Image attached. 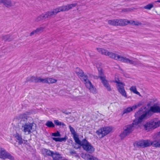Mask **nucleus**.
I'll return each mask as SVG.
<instances>
[{"label":"nucleus","mask_w":160,"mask_h":160,"mask_svg":"<svg viewBox=\"0 0 160 160\" xmlns=\"http://www.w3.org/2000/svg\"><path fill=\"white\" fill-rule=\"evenodd\" d=\"M77 5V3H74L59 7L57 8L53 9L51 11L46 12L44 13H42L37 16L35 18L34 21L38 22L46 18H50L53 16L56 15L58 12L62 11H67L72 8L73 7H75Z\"/></svg>","instance_id":"1"},{"label":"nucleus","mask_w":160,"mask_h":160,"mask_svg":"<svg viewBox=\"0 0 160 160\" xmlns=\"http://www.w3.org/2000/svg\"><path fill=\"white\" fill-rule=\"evenodd\" d=\"M140 123L138 122L136 118L133 121L132 123L124 126L123 128V131L120 135L121 139H123L126 136L131 133L135 129L137 128L138 125Z\"/></svg>","instance_id":"2"},{"label":"nucleus","mask_w":160,"mask_h":160,"mask_svg":"<svg viewBox=\"0 0 160 160\" xmlns=\"http://www.w3.org/2000/svg\"><path fill=\"white\" fill-rule=\"evenodd\" d=\"M153 114L150 108L147 111H144L142 108H141L135 113L134 116L138 119V122L141 123L143 119L147 118V116H151Z\"/></svg>","instance_id":"3"},{"label":"nucleus","mask_w":160,"mask_h":160,"mask_svg":"<svg viewBox=\"0 0 160 160\" xmlns=\"http://www.w3.org/2000/svg\"><path fill=\"white\" fill-rule=\"evenodd\" d=\"M97 49L100 53L105 55L108 56L111 58L120 61L121 56L120 55L108 52L107 50L102 48H97Z\"/></svg>","instance_id":"4"},{"label":"nucleus","mask_w":160,"mask_h":160,"mask_svg":"<svg viewBox=\"0 0 160 160\" xmlns=\"http://www.w3.org/2000/svg\"><path fill=\"white\" fill-rule=\"evenodd\" d=\"M160 126V120L157 122H154L153 120H151L146 122L144 125L145 129L148 131L154 129Z\"/></svg>","instance_id":"5"},{"label":"nucleus","mask_w":160,"mask_h":160,"mask_svg":"<svg viewBox=\"0 0 160 160\" xmlns=\"http://www.w3.org/2000/svg\"><path fill=\"white\" fill-rule=\"evenodd\" d=\"M113 82L117 83L116 85V88L120 93L122 96L127 98V93L124 88V86H125V84L120 82L118 79V80H115Z\"/></svg>","instance_id":"6"},{"label":"nucleus","mask_w":160,"mask_h":160,"mask_svg":"<svg viewBox=\"0 0 160 160\" xmlns=\"http://www.w3.org/2000/svg\"><path fill=\"white\" fill-rule=\"evenodd\" d=\"M82 146L84 150L89 153H92L94 151L95 148L86 139L83 140Z\"/></svg>","instance_id":"7"},{"label":"nucleus","mask_w":160,"mask_h":160,"mask_svg":"<svg viewBox=\"0 0 160 160\" xmlns=\"http://www.w3.org/2000/svg\"><path fill=\"white\" fill-rule=\"evenodd\" d=\"M112 130V128L110 127H104L101 128L97 131L96 133L100 138H102L108 134Z\"/></svg>","instance_id":"8"},{"label":"nucleus","mask_w":160,"mask_h":160,"mask_svg":"<svg viewBox=\"0 0 160 160\" xmlns=\"http://www.w3.org/2000/svg\"><path fill=\"white\" fill-rule=\"evenodd\" d=\"M22 124L21 129L26 134H29L31 132V130H32L33 123H27L25 122L21 123Z\"/></svg>","instance_id":"9"},{"label":"nucleus","mask_w":160,"mask_h":160,"mask_svg":"<svg viewBox=\"0 0 160 160\" xmlns=\"http://www.w3.org/2000/svg\"><path fill=\"white\" fill-rule=\"evenodd\" d=\"M135 144H136L137 146L138 147H140L143 148H144L150 146L152 145V143L151 141L150 140H142L136 142Z\"/></svg>","instance_id":"10"},{"label":"nucleus","mask_w":160,"mask_h":160,"mask_svg":"<svg viewBox=\"0 0 160 160\" xmlns=\"http://www.w3.org/2000/svg\"><path fill=\"white\" fill-rule=\"evenodd\" d=\"M0 158L3 159H8L10 160L14 159L13 156L4 149H2L0 151Z\"/></svg>","instance_id":"11"},{"label":"nucleus","mask_w":160,"mask_h":160,"mask_svg":"<svg viewBox=\"0 0 160 160\" xmlns=\"http://www.w3.org/2000/svg\"><path fill=\"white\" fill-rule=\"evenodd\" d=\"M142 105V102H139L138 103L133 105L132 107H128L124 109L122 111V115L126 113H129L131 111L135 110L137 108L140 107Z\"/></svg>","instance_id":"12"},{"label":"nucleus","mask_w":160,"mask_h":160,"mask_svg":"<svg viewBox=\"0 0 160 160\" xmlns=\"http://www.w3.org/2000/svg\"><path fill=\"white\" fill-rule=\"evenodd\" d=\"M86 81L85 80H82L84 82V83L86 87L88 88L90 92L93 94H95L97 93L96 88L94 87L92 83L88 79V77H87Z\"/></svg>","instance_id":"13"},{"label":"nucleus","mask_w":160,"mask_h":160,"mask_svg":"<svg viewBox=\"0 0 160 160\" xmlns=\"http://www.w3.org/2000/svg\"><path fill=\"white\" fill-rule=\"evenodd\" d=\"M30 113L29 112H25L20 114L18 117V119H21V120L20 121V123L27 122V121L28 116V115Z\"/></svg>","instance_id":"14"},{"label":"nucleus","mask_w":160,"mask_h":160,"mask_svg":"<svg viewBox=\"0 0 160 160\" xmlns=\"http://www.w3.org/2000/svg\"><path fill=\"white\" fill-rule=\"evenodd\" d=\"M76 73L78 77H81V79L82 80L86 81L87 77L88 76L87 75H84V72L82 70L78 68H77Z\"/></svg>","instance_id":"15"},{"label":"nucleus","mask_w":160,"mask_h":160,"mask_svg":"<svg viewBox=\"0 0 160 160\" xmlns=\"http://www.w3.org/2000/svg\"><path fill=\"white\" fill-rule=\"evenodd\" d=\"M128 22L126 19H116V26H125L127 25Z\"/></svg>","instance_id":"16"},{"label":"nucleus","mask_w":160,"mask_h":160,"mask_svg":"<svg viewBox=\"0 0 160 160\" xmlns=\"http://www.w3.org/2000/svg\"><path fill=\"white\" fill-rule=\"evenodd\" d=\"M120 61H121L123 62L129 63L130 64H132L134 65H137V62L135 61H133L132 60H130L128 58L125 57L121 56Z\"/></svg>","instance_id":"17"},{"label":"nucleus","mask_w":160,"mask_h":160,"mask_svg":"<svg viewBox=\"0 0 160 160\" xmlns=\"http://www.w3.org/2000/svg\"><path fill=\"white\" fill-rule=\"evenodd\" d=\"M101 79V82L104 86L106 88L108 91H111L112 89L108 81L106 80V78L103 79V78H102Z\"/></svg>","instance_id":"18"},{"label":"nucleus","mask_w":160,"mask_h":160,"mask_svg":"<svg viewBox=\"0 0 160 160\" xmlns=\"http://www.w3.org/2000/svg\"><path fill=\"white\" fill-rule=\"evenodd\" d=\"M14 137L16 138V141L18 142L19 145H21L23 143L24 140L22 138V136L18 133H16L13 135Z\"/></svg>","instance_id":"19"},{"label":"nucleus","mask_w":160,"mask_h":160,"mask_svg":"<svg viewBox=\"0 0 160 160\" xmlns=\"http://www.w3.org/2000/svg\"><path fill=\"white\" fill-rule=\"evenodd\" d=\"M150 110L154 113H160V107L154 104L153 106L150 107Z\"/></svg>","instance_id":"20"},{"label":"nucleus","mask_w":160,"mask_h":160,"mask_svg":"<svg viewBox=\"0 0 160 160\" xmlns=\"http://www.w3.org/2000/svg\"><path fill=\"white\" fill-rule=\"evenodd\" d=\"M0 3H3L7 8L11 7L13 5L11 0H0Z\"/></svg>","instance_id":"21"},{"label":"nucleus","mask_w":160,"mask_h":160,"mask_svg":"<svg viewBox=\"0 0 160 160\" xmlns=\"http://www.w3.org/2000/svg\"><path fill=\"white\" fill-rule=\"evenodd\" d=\"M98 69L99 75L98 77L100 78V80H102V78H103V79L106 78V76H104L103 74L102 69L101 68H98Z\"/></svg>","instance_id":"22"},{"label":"nucleus","mask_w":160,"mask_h":160,"mask_svg":"<svg viewBox=\"0 0 160 160\" xmlns=\"http://www.w3.org/2000/svg\"><path fill=\"white\" fill-rule=\"evenodd\" d=\"M52 139L56 142H62V141L65 142L67 139V137L66 136L64 138H55L52 137Z\"/></svg>","instance_id":"23"},{"label":"nucleus","mask_w":160,"mask_h":160,"mask_svg":"<svg viewBox=\"0 0 160 160\" xmlns=\"http://www.w3.org/2000/svg\"><path fill=\"white\" fill-rule=\"evenodd\" d=\"M52 157L53 158L52 160H60L62 158L61 155L57 152L54 153Z\"/></svg>","instance_id":"24"},{"label":"nucleus","mask_w":160,"mask_h":160,"mask_svg":"<svg viewBox=\"0 0 160 160\" xmlns=\"http://www.w3.org/2000/svg\"><path fill=\"white\" fill-rule=\"evenodd\" d=\"M152 144V145L153 147L158 148L160 147V140H153V141H151Z\"/></svg>","instance_id":"25"},{"label":"nucleus","mask_w":160,"mask_h":160,"mask_svg":"<svg viewBox=\"0 0 160 160\" xmlns=\"http://www.w3.org/2000/svg\"><path fill=\"white\" fill-rule=\"evenodd\" d=\"M38 77L32 76L31 77H28L27 79V81L31 82H34L38 83Z\"/></svg>","instance_id":"26"},{"label":"nucleus","mask_w":160,"mask_h":160,"mask_svg":"<svg viewBox=\"0 0 160 160\" xmlns=\"http://www.w3.org/2000/svg\"><path fill=\"white\" fill-rule=\"evenodd\" d=\"M73 138L77 144H78L80 146H82L83 140H82V142H81L77 135V136H73Z\"/></svg>","instance_id":"27"},{"label":"nucleus","mask_w":160,"mask_h":160,"mask_svg":"<svg viewBox=\"0 0 160 160\" xmlns=\"http://www.w3.org/2000/svg\"><path fill=\"white\" fill-rule=\"evenodd\" d=\"M130 90L131 91L133 92L139 96H141L140 93L137 91L136 87L135 86H132L130 88Z\"/></svg>","instance_id":"28"},{"label":"nucleus","mask_w":160,"mask_h":160,"mask_svg":"<svg viewBox=\"0 0 160 160\" xmlns=\"http://www.w3.org/2000/svg\"><path fill=\"white\" fill-rule=\"evenodd\" d=\"M10 36L9 35H7L5 36H3L2 37V39L3 40L6 41H10L11 40V39L10 38Z\"/></svg>","instance_id":"29"},{"label":"nucleus","mask_w":160,"mask_h":160,"mask_svg":"<svg viewBox=\"0 0 160 160\" xmlns=\"http://www.w3.org/2000/svg\"><path fill=\"white\" fill-rule=\"evenodd\" d=\"M45 125L48 128H52L55 127L54 124L52 122L48 121L45 124Z\"/></svg>","instance_id":"30"},{"label":"nucleus","mask_w":160,"mask_h":160,"mask_svg":"<svg viewBox=\"0 0 160 160\" xmlns=\"http://www.w3.org/2000/svg\"><path fill=\"white\" fill-rule=\"evenodd\" d=\"M39 82L48 83V78H42L40 77H38V83Z\"/></svg>","instance_id":"31"},{"label":"nucleus","mask_w":160,"mask_h":160,"mask_svg":"<svg viewBox=\"0 0 160 160\" xmlns=\"http://www.w3.org/2000/svg\"><path fill=\"white\" fill-rule=\"evenodd\" d=\"M116 19L109 20L108 23L109 25L113 26H116Z\"/></svg>","instance_id":"32"},{"label":"nucleus","mask_w":160,"mask_h":160,"mask_svg":"<svg viewBox=\"0 0 160 160\" xmlns=\"http://www.w3.org/2000/svg\"><path fill=\"white\" fill-rule=\"evenodd\" d=\"M69 128L70 129V131L71 132V134L73 135V136H77L76 133L74 129L70 125L69 126Z\"/></svg>","instance_id":"33"},{"label":"nucleus","mask_w":160,"mask_h":160,"mask_svg":"<svg viewBox=\"0 0 160 160\" xmlns=\"http://www.w3.org/2000/svg\"><path fill=\"white\" fill-rule=\"evenodd\" d=\"M54 123L57 126H61L62 125L63 127L65 126L64 123L60 122L58 120H54Z\"/></svg>","instance_id":"34"},{"label":"nucleus","mask_w":160,"mask_h":160,"mask_svg":"<svg viewBox=\"0 0 160 160\" xmlns=\"http://www.w3.org/2000/svg\"><path fill=\"white\" fill-rule=\"evenodd\" d=\"M57 81V80L56 79L51 78H48V83H52L56 82Z\"/></svg>","instance_id":"35"},{"label":"nucleus","mask_w":160,"mask_h":160,"mask_svg":"<svg viewBox=\"0 0 160 160\" xmlns=\"http://www.w3.org/2000/svg\"><path fill=\"white\" fill-rule=\"evenodd\" d=\"M153 7V5L152 4H149L144 7V8L148 10H150Z\"/></svg>","instance_id":"36"},{"label":"nucleus","mask_w":160,"mask_h":160,"mask_svg":"<svg viewBox=\"0 0 160 160\" xmlns=\"http://www.w3.org/2000/svg\"><path fill=\"white\" fill-rule=\"evenodd\" d=\"M45 150L46 153L47 155L49 156H52L53 154L54 153V152L50 150H48L47 149H45Z\"/></svg>","instance_id":"37"},{"label":"nucleus","mask_w":160,"mask_h":160,"mask_svg":"<svg viewBox=\"0 0 160 160\" xmlns=\"http://www.w3.org/2000/svg\"><path fill=\"white\" fill-rule=\"evenodd\" d=\"M52 136L54 137H60L61 136L60 132L58 131H57L56 132L52 133Z\"/></svg>","instance_id":"38"},{"label":"nucleus","mask_w":160,"mask_h":160,"mask_svg":"<svg viewBox=\"0 0 160 160\" xmlns=\"http://www.w3.org/2000/svg\"><path fill=\"white\" fill-rule=\"evenodd\" d=\"M44 29V28L43 27H40L39 28H37L35 30L36 31V32L37 33H40L43 32V29Z\"/></svg>","instance_id":"39"},{"label":"nucleus","mask_w":160,"mask_h":160,"mask_svg":"<svg viewBox=\"0 0 160 160\" xmlns=\"http://www.w3.org/2000/svg\"><path fill=\"white\" fill-rule=\"evenodd\" d=\"M153 140H160V137L156 133L155 134L153 137Z\"/></svg>","instance_id":"40"},{"label":"nucleus","mask_w":160,"mask_h":160,"mask_svg":"<svg viewBox=\"0 0 160 160\" xmlns=\"http://www.w3.org/2000/svg\"><path fill=\"white\" fill-rule=\"evenodd\" d=\"M126 20L128 21V22L127 23V25L128 24H134V23L135 22L134 21H133V20H132L129 21L127 19H126Z\"/></svg>","instance_id":"41"},{"label":"nucleus","mask_w":160,"mask_h":160,"mask_svg":"<svg viewBox=\"0 0 160 160\" xmlns=\"http://www.w3.org/2000/svg\"><path fill=\"white\" fill-rule=\"evenodd\" d=\"M134 25L136 26L141 25H142V23L139 22L138 21H135Z\"/></svg>","instance_id":"42"},{"label":"nucleus","mask_w":160,"mask_h":160,"mask_svg":"<svg viewBox=\"0 0 160 160\" xmlns=\"http://www.w3.org/2000/svg\"><path fill=\"white\" fill-rule=\"evenodd\" d=\"M73 147L74 148L76 149H78L80 148V146L77 145L76 144H73Z\"/></svg>","instance_id":"43"},{"label":"nucleus","mask_w":160,"mask_h":160,"mask_svg":"<svg viewBox=\"0 0 160 160\" xmlns=\"http://www.w3.org/2000/svg\"><path fill=\"white\" fill-rule=\"evenodd\" d=\"M69 153L71 155L76 154H77L76 152L74 150H70Z\"/></svg>","instance_id":"44"},{"label":"nucleus","mask_w":160,"mask_h":160,"mask_svg":"<svg viewBox=\"0 0 160 160\" xmlns=\"http://www.w3.org/2000/svg\"><path fill=\"white\" fill-rule=\"evenodd\" d=\"M37 34L36 32V30H34L33 31H32V32H31L30 34V36H32L34 34Z\"/></svg>","instance_id":"45"},{"label":"nucleus","mask_w":160,"mask_h":160,"mask_svg":"<svg viewBox=\"0 0 160 160\" xmlns=\"http://www.w3.org/2000/svg\"><path fill=\"white\" fill-rule=\"evenodd\" d=\"M156 133L157 134V135H158L160 137V131L159 132Z\"/></svg>","instance_id":"46"},{"label":"nucleus","mask_w":160,"mask_h":160,"mask_svg":"<svg viewBox=\"0 0 160 160\" xmlns=\"http://www.w3.org/2000/svg\"><path fill=\"white\" fill-rule=\"evenodd\" d=\"M155 2H160V0H157V1H155Z\"/></svg>","instance_id":"47"},{"label":"nucleus","mask_w":160,"mask_h":160,"mask_svg":"<svg viewBox=\"0 0 160 160\" xmlns=\"http://www.w3.org/2000/svg\"><path fill=\"white\" fill-rule=\"evenodd\" d=\"M124 1H131L132 0H123Z\"/></svg>","instance_id":"48"},{"label":"nucleus","mask_w":160,"mask_h":160,"mask_svg":"<svg viewBox=\"0 0 160 160\" xmlns=\"http://www.w3.org/2000/svg\"><path fill=\"white\" fill-rule=\"evenodd\" d=\"M150 105V103H148V104H147V106H149Z\"/></svg>","instance_id":"49"}]
</instances>
